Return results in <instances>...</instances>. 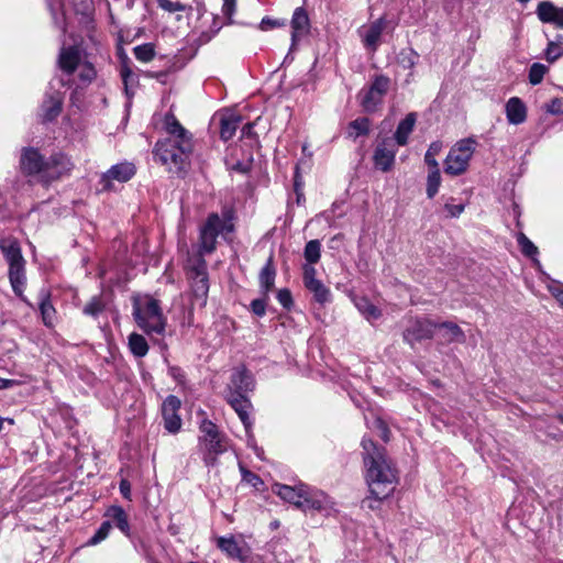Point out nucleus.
<instances>
[{
    "mask_svg": "<svg viewBox=\"0 0 563 563\" xmlns=\"http://www.w3.org/2000/svg\"><path fill=\"white\" fill-rule=\"evenodd\" d=\"M443 148V144L441 141H434L429 145L424 154V163L429 166V168H438L439 163L435 159V156L440 154Z\"/></svg>",
    "mask_w": 563,
    "mask_h": 563,
    "instance_id": "41",
    "label": "nucleus"
},
{
    "mask_svg": "<svg viewBox=\"0 0 563 563\" xmlns=\"http://www.w3.org/2000/svg\"><path fill=\"white\" fill-rule=\"evenodd\" d=\"M279 22L277 20H272L269 18H264L261 21V29L264 31L271 30L273 27L279 26Z\"/></svg>",
    "mask_w": 563,
    "mask_h": 563,
    "instance_id": "62",
    "label": "nucleus"
},
{
    "mask_svg": "<svg viewBox=\"0 0 563 563\" xmlns=\"http://www.w3.org/2000/svg\"><path fill=\"white\" fill-rule=\"evenodd\" d=\"M254 151L234 146L225 158L228 169L245 174L251 170L254 161Z\"/></svg>",
    "mask_w": 563,
    "mask_h": 563,
    "instance_id": "19",
    "label": "nucleus"
},
{
    "mask_svg": "<svg viewBox=\"0 0 563 563\" xmlns=\"http://www.w3.org/2000/svg\"><path fill=\"white\" fill-rule=\"evenodd\" d=\"M292 305V296L290 290L284 288V309H289Z\"/></svg>",
    "mask_w": 563,
    "mask_h": 563,
    "instance_id": "63",
    "label": "nucleus"
},
{
    "mask_svg": "<svg viewBox=\"0 0 563 563\" xmlns=\"http://www.w3.org/2000/svg\"><path fill=\"white\" fill-rule=\"evenodd\" d=\"M396 152L389 139L383 140L374 151L373 161L375 167L384 173L389 172L394 166Z\"/></svg>",
    "mask_w": 563,
    "mask_h": 563,
    "instance_id": "20",
    "label": "nucleus"
},
{
    "mask_svg": "<svg viewBox=\"0 0 563 563\" xmlns=\"http://www.w3.org/2000/svg\"><path fill=\"white\" fill-rule=\"evenodd\" d=\"M136 173V167L133 163L121 162L112 165L106 173L100 177L101 190L110 191L113 189V181L119 183L129 181Z\"/></svg>",
    "mask_w": 563,
    "mask_h": 563,
    "instance_id": "12",
    "label": "nucleus"
},
{
    "mask_svg": "<svg viewBox=\"0 0 563 563\" xmlns=\"http://www.w3.org/2000/svg\"><path fill=\"white\" fill-rule=\"evenodd\" d=\"M291 26V44L288 54L284 57V63L292 57L290 56L299 43L307 37L310 31L309 16L303 8H297L292 14Z\"/></svg>",
    "mask_w": 563,
    "mask_h": 563,
    "instance_id": "14",
    "label": "nucleus"
},
{
    "mask_svg": "<svg viewBox=\"0 0 563 563\" xmlns=\"http://www.w3.org/2000/svg\"><path fill=\"white\" fill-rule=\"evenodd\" d=\"M283 489L284 501L303 512L320 511L329 506V498L322 490L311 488L302 482L296 483L294 479V485L284 484Z\"/></svg>",
    "mask_w": 563,
    "mask_h": 563,
    "instance_id": "6",
    "label": "nucleus"
},
{
    "mask_svg": "<svg viewBox=\"0 0 563 563\" xmlns=\"http://www.w3.org/2000/svg\"><path fill=\"white\" fill-rule=\"evenodd\" d=\"M192 296L200 306H206L209 292L207 262L201 255H192L187 264Z\"/></svg>",
    "mask_w": 563,
    "mask_h": 563,
    "instance_id": "8",
    "label": "nucleus"
},
{
    "mask_svg": "<svg viewBox=\"0 0 563 563\" xmlns=\"http://www.w3.org/2000/svg\"><path fill=\"white\" fill-rule=\"evenodd\" d=\"M119 488H120V493L122 494V496L124 498L131 499V485L126 479H122L120 482Z\"/></svg>",
    "mask_w": 563,
    "mask_h": 563,
    "instance_id": "61",
    "label": "nucleus"
},
{
    "mask_svg": "<svg viewBox=\"0 0 563 563\" xmlns=\"http://www.w3.org/2000/svg\"><path fill=\"white\" fill-rule=\"evenodd\" d=\"M181 407L180 399L175 395H169L162 404V416L164 420V428L169 433H177L181 428V418L178 413Z\"/></svg>",
    "mask_w": 563,
    "mask_h": 563,
    "instance_id": "16",
    "label": "nucleus"
},
{
    "mask_svg": "<svg viewBox=\"0 0 563 563\" xmlns=\"http://www.w3.org/2000/svg\"><path fill=\"white\" fill-rule=\"evenodd\" d=\"M202 228L219 235L224 230V222L218 213H211Z\"/></svg>",
    "mask_w": 563,
    "mask_h": 563,
    "instance_id": "50",
    "label": "nucleus"
},
{
    "mask_svg": "<svg viewBox=\"0 0 563 563\" xmlns=\"http://www.w3.org/2000/svg\"><path fill=\"white\" fill-rule=\"evenodd\" d=\"M476 142L468 137L459 141L449 152L444 161V172L451 176H459L468 168L474 154Z\"/></svg>",
    "mask_w": 563,
    "mask_h": 563,
    "instance_id": "9",
    "label": "nucleus"
},
{
    "mask_svg": "<svg viewBox=\"0 0 563 563\" xmlns=\"http://www.w3.org/2000/svg\"><path fill=\"white\" fill-rule=\"evenodd\" d=\"M417 121V113L410 112L402 119L395 131L394 139L397 145L405 146L408 143L409 135L413 131Z\"/></svg>",
    "mask_w": 563,
    "mask_h": 563,
    "instance_id": "26",
    "label": "nucleus"
},
{
    "mask_svg": "<svg viewBox=\"0 0 563 563\" xmlns=\"http://www.w3.org/2000/svg\"><path fill=\"white\" fill-rule=\"evenodd\" d=\"M111 531V521H103L100 527L97 529L95 534L87 541V545H97L103 540H106Z\"/></svg>",
    "mask_w": 563,
    "mask_h": 563,
    "instance_id": "46",
    "label": "nucleus"
},
{
    "mask_svg": "<svg viewBox=\"0 0 563 563\" xmlns=\"http://www.w3.org/2000/svg\"><path fill=\"white\" fill-rule=\"evenodd\" d=\"M437 328L443 330L442 338L448 343L465 341V334L456 323L446 321L437 324Z\"/></svg>",
    "mask_w": 563,
    "mask_h": 563,
    "instance_id": "30",
    "label": "nucleus"
},
{
    "mask_svg": "<svg viewBox=\"0 0 563 563\" xmlns=\"http://www.w3.org/2000/svg\"><path fill=\"white\" fill-rule=\"evenodd\" d=\"M168 374L177 382L183 383L185 380V374L183 369L178 366H170L168 368Z\"/></svg>",
    "mask_w": 563,
    "mask_h": 563,
    "instance_id": "60",
    "label": "nucleus"
},
{
    "mask_svg": "<svg viewBox=\"0 0 563 563\" xmlns=\"http://www.w3.org/2000/svg\"><path fill=\"white\" fill-rule=\"evenodd\" d=\"M120 74L126 95H133V92L130 91V87L137 82L136 75L126 65L122 66Z\"/></svg>",
    "mask_w": 563,
    "mask_h": 563,
    "instance_id": "52",
    "label": "nucleus"
},
{
    "mask_svg": "<svg viewBox=\"0 0 563 563\" xmlns=\"http://www.w3.org/2000/svg\"><path fill=\"white\" fill-rule=\"evenodd\" d=\"M390 79L385 75H376L368 88H363L357 99L360 106L366 113H374L382 106L384 97L387 95Z\"/></svg>",
    "mask_w": 563,
    "mask_h": 563,
    "instance_id": "10",
    "label": "nucleus"
},
{
    "mask_svg": "<svg viewBox=\"0 0 563 563\" xmlns=\"http://www.w3.org/2000/svg\"><path fill=\"white\" fill-rule=\"evenodd\" d=\"M242 151L243 148L252 150L257 146V137L254 133V123L247 122L241 129L240 144L236 145Z\"/></svg>",
    "mask_w": 563,
    "mask_h": 563,
    "instance_id": "32",
    "label": "nucleus"
},
{
    "mask_svg": "<svg viewBox=\"0 0 563 563\" xmlns=\"http://www.w3.org/2000/svg\"><path fill=\"white\" fill-rule=\"evenodd\" d=\"M386 498H378L369 493V496L363 499L362 507L371 510H377L380 507V503Z\"/></svg>",
    "mask_w": 563,
    "mask_h": 563,
    "instance_id": "54",
    "label": "nucleus"
},
{
    "mask_svg": "<svg viewBox=\"0 0 563 563\" xmlns=\"http://www.w3.org/2000/svg\"><path fill=\"white\" fill-rule=\"evenodd\" d=\"M437 323L426 318H415L402 332V339L411 347L416 343L429 340L433 336Z\"/></svg>",
    "mask_w": 563,
    "mask_h": 563,
    "instance_id": "11",
    "label": "nucleus"
},
{
    "mask_svg": "<svg viewBox=\"0 0 563 563\" xmlns=\"http://www.w3.org/2000/svg\"><path fill=\"white\" fill-rule=\"evenodd\" d=\"M306 264L313 266V264H317L321 256V243L319 240H311L309 241L303 251Z\"/></svg>",
    "mask_w": 563,
    "mask_h": 563,
    "instance_id": "37",
    "label": "nucleus"
},
{
    "mask_svg": "<svg viewBox=\"0 0 563 563\" xmlns=\"http://www.w3.org/2000/svg\"><path fill=\"white\" fill-rule=\"evenodd\" d=\"M217 547L231 559L239 561H244L246 559L242 547L233 536L219 537L217 539Z\"/></svg>",
    "mask_w": 563,
    "mask_h": 563,
    "instance_id": "27",
    "label": "nucleus"
},
{
    "mask_svg": "<svg viewBox=\"0 0 563 563\" xmlns=\"http://www.w3.org/2000/svg\"><path fill=\"white\" fill-rule=\"evenodd\" d=\"M165 130L169 136L157 141L153 151L154 157L167 166L169 172L183 177L191 165L192 134L179 123L174 114H166Z\"/></svg>",
    "mask_w": 563,
    "mask_h": 563,
    "instance_id": "1",
    "label": "nucleus"
},
{
    "mask_svg": "<svg viewBox=\"0 0 563 563\" xmlns=\"http://www.w3.org/2000/svg\"><path fill=\"white\" fill-rule=\"evenodd\" d=\"M46 165L44 179L47 181L68 176L74 168V163L70 157L62 152L52 154L46 159Z\"/></svg>",
    "mask_w": 563,
    "mask_h": 563,
    "instance_id": "17",
    "label": "nucleus"
},
{
    "mask_svg": "<svg viewBox=\"0 0 563 563\" xmlns=\"http://www.w3.org/2000/svg\"><path fill=\"white\" fill-rule=\"evenodd\" d=\"M548 71V67L541 63H533L529 69V82L533 86L539 85L544 75Z\"/></svg>",
    "mask_w": 563,
    "mask_h": 563,
    "instance_id": "49",
    "label": "nucleus"
},
{
    "mask_svg": "<svg viewBox=\"0 0 563 563\" xmlns=\"http://www.w3.org/2000/svg\"><path fill=\"white\" fill-rule=\"evenodd\" d=\"M556 42L550 41L548 43V46L545 48V59L549 63L555 62L558 58H560L563 55V47H561L560 42L563 40V36L559 34L556 36Z\"/></svg>",
    "mask_w": 563,
    "mask_h": 563,
    "instance_id": "42",
    "label": "nucleus"
},
{
    "mask_svg": "<svg viewBox=\"0 0 563 563\" xmlns=\"http://www.w3.org/2000/svg\"><path fill=\"white\" fill-rule=\"evenodd\" d=\"M54 24L65 32V18L62 0H46Z\"/></svg>",
    "mask_w": 563,
    "mask_h": 563,
    "instance_id": "36",
    "label": "nucleus"
},
{
    "mask_svg": "<svg viewBox=\"0 0 563 563\" xmlns=\"http://www.w3.org/2000/svg\"><path fill=\"white\" fill-rule=\"evenodd\" d=\"M551 294L559 301V303L563 307V289H561V288H551Z\"/></svg>",
    "mask_w": 563,
    "mask_h": 563,
    "instance_id": "64",
    "label": "nucleus"
},
{
    "mask_svg": "<svg viewBox=\"0 0 563 563\" xmlns=\"http://www.w3.org/2000/svg\"><path fill=\"white\" fill-rule=\"evenodd\" d=\"M133 52L135 58L143 63L151 62L155 56V49L151 43L137 45L134 47Z\"/></svg>",
    "mask_w": 563,
    "mask_h": 563,
    "instance_id": "45",
    "label": "nucleus"
},
{
    "mask_svg": "<svg viewBox=\"0 0 563 563\" xmlns=\"http://www.w3.org/2000/svg\"><path fill=\"white\" fill-rule=\"evenodd\" d=\"M302 271L303 285L313 295L314 301L321 306L330 302L332 299L331 290L316 277V268L310 265H303Z\"/></svg>",
    "mask_w": 563,
    "mask_h": 563,
    "instance_id": "13",
    "label": "nucleus"
},
{
    "mask_svg": "<svg viewBox=\"0 0 563 563\" xmlns=\"http://www.w3.org/2000/svg\"><path fill=\"white\" fill-rule=\"evenodd\" d=\"M384 29L385 21L383 18H379L376 21H374L365 32V35L363 37L364 45L375 51Z\"/></svg>",
    "mask_w": 563,
    "mask_h": 563,
    "instance_id": "28",
    "label": "nucleus"
},
{
    "mask_svg": "<svg viewBox=\"0 0 563 563\" xmlns=\"http://www.w3.org/2000/svg\"><path fill=\"white\" fill-rule=\"evenodd\" d=\"M444 208L451 218H457L464 211L465 206L462 203H460V205L445 203Z\"/></svg>",
    "mask_w": 563,
    "mask_h": 563,
    "instance_id": "58",
    "label": "nucleus"
},
{
    "mask_svg": "<svg viewBox=\"0 0 563 563\" xmlns=\"http://www.w3.org/2000/svg\"><path fill=\"white\" fill-rule=\"evenodd\" d=\"M0 250L9 265V280L13 292L22 301L27 302L23 295L26 276H25V260L22 255L21 246L15 239L0 240Z\"/></svg>",
    "mask_w": 563,
    "mask_h": 563,
    "instance_id": "7",
    "label": "nucleus"
},
{
    "mask_svg": "<svg viewBox=\"0 0 563 563\" xmlns=\"http://www.w3.org/2000/svg\"><path fill=\"white\" fill-rule=\"evenodd\" d=\"M158 5H159V8H162L163 10H165L169 13L177 12V11H187V10L190 12L194 11L192 7H188L179 1L158 0Z\"/></svg>",
    "mask_w": 563,
    "mask_h": 563,
    "instance_id": "51",
    "label": "nucleus"
},
{
    "mask_svg": "<svg viewBox=\"0 0 563 563\" xmlns=\"http://www.w3.org/2000/svg\"><path fill=\"white\" fill-rule=\"evenodd\" d=\"M536 14L542 23L553 24L556 29L563 30V7L543 0L538 3Z\"/></svg>",
    "mask_w": 563,
    "mask_h": 563,
    "instance_id": "21",
    "label": "nucleus"
},
{
    "mask_svg": "<svg viewBox=\"0 0 563 563\" xmlns=\"http://www.w3.org/2000/svg\"><path fill=\"white\" fill-rule=\"evenodd\" d=\"M517 242L521 253L527 257L533 258L538 255V247L523 233L517 235Z\"/></svg>",
    "mask_w": 563,
    "mask_h": 563,
    "instance_id": "48",
    "label": "nucleus"
},
{
    "mask_svg": "<svg viewBox=\"0 0 563 563\" xmlns=\"http://www.w3.org/2000/svg\"><path fill=\"white\" fill-rule=\"evenodd\" d=\"M251 309L253 311L254 314H256L257 317H262L265 314V310H266V302L264 299H254L252 300L251 302Z\"/></svg>",
    "mask_w": 563,
    "mask_h": 563,
    "instance_id": "56",
    "label": "nucleus"
},
{
    "mask_svg": "<svg viewBox=\"0 0 563 563\" xmlns=\"http://www.w3.org/2000/svg\"><path fill=\"white\" fill-rule=\"evenodd\" d=\"M275 276L276 272L272 264V257H269L266 265L260 273V284L265 291L271 290V288L274 286Z\"/></svg>",
    "mask_w": 563,
    "mask_h": 563,
    "instance_id": "38",
    "label": "nucleus"
},
{
    "mask_svg": "<svg viewBox=\"0 0 563 563\" xmlns=\"http://www.w3.org/2000/svg\"><path fill=\"white\" fill-rule=\"evenodd\" d=\"M229 439L211 420L205 418L199 423L198 452L207 467L218 465V457L228 451Z\"/></svg>",
    "mask_w": 563,
    "mask_h": 563,
    "instance_id": "4",
    "label": "nucleus"
},
{
    "mask_svg": "<svg viewBox=\"0 0 563 563\" xmlns=\"http://www.w3.org/2000/svg\"><path fill=\"white\" fill-rule=\"evenodd\" d=\"M97 71L90 62H84L79 66V80L84 86H88L96 78Z\"/></svg>",
    "mask_w": 563,
    "mask_h": 563,
    "instance_id": "44",
    "label": "nucleus"
},
{
    "mask_svg": "<svg viewBox=\"0 0 563 563\" xmlns=\"http://www.w3.org/2000/svg\"><path fill=\"white\" fill-rule=\"evenodd\" d=\"M506 118L510 124L519 125L527 119V107L519 97H511L505 106Z\"/></svg>",
    "mask_w": 563,
    "mask_h": 563,
    "instance_id": "23",
    "label": "nucleus"
},
{
    "mask_svg": "<svg viewBox=\"0 0 563 563\" xmlns=\"http://www.w3.org/2000/svg\"><path fill=\"white\" fill-rule=\"evenodd\" d=\"M547 111L551 114H562L563 113V100L561 98H553L547 104Z\"/></svg>",
    "mask_w": 563,
    "mask_h": 563,
    "instance_id": "55",
    "label": "nucleus"
},
{
    "mask_svg": "<svg viewBox=\"0 0 563 563\" xmlns=\"http://www.w3.org/2000/svg\"><path fill=\"white\" fill-rule=\"evenodd\" d=\"M254 388L255 380L252 373L244 365L238 366L231 374L230 383L227 387L225 399L238 413L244 426L249 446L253 448L256 455L261 457L262 450L255 444V439L252 433L253 421L250 417V410L253 406L249 395L254 390Z\"/></svg>",
    "mask_w": 563,
    "mask_h": 563,
    "instance_id": "3",
    "label": "nucleus"
},
{
    "mask_svg": "<svg viewBox=\"0 0 563 563\" xmlns=\"http://www.w3.org/2000/svg\"><path fill=\"white\" fill-rule=\"evenodd\" d=\"M235 4H236V0H223V4H222V13L231 19V16L233 15L234 11H235Z\"/></svg>",
    "mask_w": 563,
    "mask_h": 563,
    "instance_id": "59",
    "label": "nucleus"
},
{
    "mask_svg": "<svg viewBox=\"0 0 563 563\" xmlns=\"http://www.w3.org/2000/svg\"><path fill=\"white\" fill-rule=\"evenodd\" d=\"M242 482L251 485L252 487L260 489L264 485L262 478L254 472L247 470L243 464H239Z\"/></svg>",
    "mask_w": 563,
    "mask_h": 563,
    "instance_id": "43",
    "label": "nucleus"
},
{
    "mask_svg": "<svg viewBox=\"0 0 563 563\" xmlns=\"http://www.w3.org/2000/svg\"><path fill=\"white\" fill-rule=\"evenodd\" d=\"M358 311L368 320L374 321L382 317V311L367 298H360L356 302Z\"/></svg>",
    "mask_w": 563,
    "mask_h": 563,
    "instance_id": "33",
    "label": "nucleus"
},
{
    "mask_svg": "<svg viewBox=\"0 0 563 563\" xmlns=\"http://www.w3.org/2000/svg\"><path fill=\"white\" fill-rule=\"evenodd\" d=\"M303 181L299 173V166L296 165L295 168V176H294V191L296 194V201L297 205H301L302 201H305V195L302 191Z\"/></svg>",
    "mask_w": 563,
    "mask_h": 563,
    "instance_id": "53",
    "label": "nucleus"
},
{
    "mask_svg": "<svg viewBox=\"0 0 563 563\" xmlns=\"http://www.w3.org/2000/svg\"><path fill=\"white\" fill-rule=\"evenodd\" d=\"M106 309V303L100 296H93L84 307L82 312L86 316L98 318Z\"/></svg>",
    "mask_w": 563,
    "mask_h": 563,
    "instance_id": "40",
    "label": "nucleus"
},
{
    "mask_svg": "<svg viewBox=\"0 0 563 563\" xmlns=\"http://www.w3.org/2000/svg\"><path fill=\"white\" fill-rule=\"evenodd\" d=\"M217 238V233L201 228L199 233V251L197 255H201L203 257L205 254L213 252L216 249Z\"/></svg>",
    "mask_w": 563,
    "mask_h": 563,
    "instance_id": "31",
    "label": "nucleus"
},
{
    "mask_svg": "<svg viewBox=\"0 0 563 563\" xmlns=\"http://www.w3.org/2000/svg\"><path fill=\"white\" fill-rule=\"evenodd\" d=\"M104 517L109 518L111 525L113 523L125 537L131 538L128 514L121 506H110L106 510Z\"/></svg>",
    "mask_w": 563,
    "mask_h": 563,
    "instance_id": "24",
    "label": "nucleus"
},
{
    "mask_svg": "<svg viewBox=\"0 0 563 563\" xmlns=\"http://www.w3.org/2000/svg\"><path fill=\"white\" fill-rule=\"evenodd\" d=\"M242 123V117L235 112H227L220 117V137L229 141Z\"/></svg>",
    "mask_w": 563,
    "mask_h": 563,
    "instance_id": "25",
    "label": "nucleus"
},
{
    "mask_svg": "<svg viewBox=\"0 0 563 563\" xmlns=\"http://www.w3.org/2000/svg\"><path fill=\"white\" fill-rule=\"evenodd\" d=\"M371 121L366 117L357 118L349 123V135L357 139L369 133Z\"/></svg>",
    "mask_w": 563,
    "mask_h": 563,
    "instance_id": "35",
    "label": "nucleus"
},
{
    "mask_svg": "<svg viewBox=\"0 0 563 563\" xmlns=\"http://www.w3.org/2000/svg\"><path fill=\"white\" fill-rule=\"evenodd\" d=\"M64 103V92L55 89L53 82L49 84L48 90L45 92L41 111L44 122L54 121L62 112Z\"/></svg>",
    "mask_w": 563,
    "mask_h": 563,
    "instance_id": "18",
    "label": "nucleus"
},
{
    "mask_svg": "<svg viewBox=\"0 0 563 563\" xmlns=\"http://www.w3.org/2000/svg\"><path fill=\"white\" fill-rule=\"evenodd\" d=\"M419 56L412 48H405L398 55L399 64L406 68L411 69L417 64Z\"/></svg>",
    "mask_w": 563,
    "mask_h": 563,
    "instance_id": "47",
    "label": "nucleus"
},
{
    "mask_svg": "<svg viewBox=\"0 0 563 563\" xmlns=\"http://www.w3.org/2000/svg\"><path fill=\"white\" fill-rule=\"evenodd\" d=\"M46 158L34 147H23L20 157V168L27 176L41 175L44 179Z\"/></svg>",
    "mask_w": 563,
    "mask_h": 563,
    "instance_id": "15",
    "label": "nucleus"
},
{
    "mask_svg": "<svg viewBox=\"0 0 563 563\" xmlns=\"http://www.w3.org/2000/svg\"><path fill=\"white\" fill-rule=\"evenodd\" d=\"M132 307L135 323L142 331L146 334L163 335L165 333L167 319L158 299L146 295L142 299H134Z\"/></svg>",
    "mask_w": 563,
    "mask_h": 563,
    "instance_id": "5",
    "label": "nucleus"
},
{
    "mask_svg": "<svg viewBox=\"0 0 563 563\" xmlns=\"http://www.w3.org/2000/svg\"><path fill=\"white\" fill-rule=\"evenodd\" d=\"M361 444L369 493L378 498H388L398 484L396 467L386 455L385 449L378 446L372 439L363 438Z\"/></svg>",
    "mask_w": 563,
    "mask_h": 563,
    "instance_id": "2",
    "label": "nucleus"
},
{
    "mask_svg": "<svg viewBox=\"0 0 563 563\" xmlns=\"http://www.w3.org/2000/svg\"><path fill=\"white\" fill-rule=\"evenodd\" d=\"M57 64L59 69L70 76L81 64V52L78 46H63L58 54Z\"/></svg>",
    "mask_w": 563,
    "mask_h": 563,
    "instance_id": "22",
    "label": "nucleus"
},
{
    "mask_svg": "<svg viewBox=\"0 0 563 563\" xmlns=\"http://www.w3.org/2000/svg\"><path fill=\"white\" fill-rule=\"evenodd\" d=\"M128 345L132 355L136 358H142L148 353V343L146 339L136 332L128 336Z\"/></svg>",
    "mask_w": 563,
    "mask_h": 563,
    "instance_id": "29",
    "label": "nucleus"
},
{
    "mask_svg": "<svg viewBox=\"0 0 563 563\" xmlns=\"http://www.w3.org/2000/svg\"><path fill=\"white\" fill-rule=\"evenodd\" d=\"M441 185L440 168H429L427 177L426 194L429 199H433L439 191Z\"/></svg>",
    "mask_w": 563,
    "mask_h": 563,
    "instance_id": "34",
    "label": "nucleus"
},
{
    "mask_svg": "<svg viewBox=\"0 0 563 563\" xmlns=\"http://www.w3.org/2000/svg\"><path fill=\"white\" fill-rule=\"evenodd\" d=\"M40 311L45 325L51 327L53 324L55 308L53 307L49 295L42 292L40 301Z\"/></svg>",
    "mask_w": 563,
    "mask_h": 563,
    "instance_id": "39",
    "label": "nucleus"
},
{
    "mask_svg": "<svg viewBox=\"0 0 563 563\" xmlns=\"http://www.w3.org/2000/svg\"><path fill=\"white\" fill-rule=\"evenodd\" d=\"M375 424H376V428L380 432L379 435H380L382 440L387 442L389 440L390 431H389L386 422L383 419L378 418V419H376Z\"/></svg>",
    "mask_w": 563,
    "mask_h": 563,
    "instance_id": "57",
    "label": "nucleus"
}]
</instances>
